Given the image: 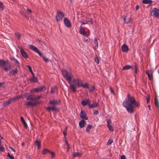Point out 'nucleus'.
Segmentation results:
<instances>
[{
    "label": "nucleus",
    "instance_id": "obj_1",
    "mask_svg": "<svg viewBox=\"0 0 159 159\" xmlns=\"http://www.w3.org/2000/svg\"><path fill=\"white\" fill-rule=\"evenodd\" d=\"M127 97L128 98L124 101L123 105L126 108L128 112L131 113L134 112V107H139V104L136 101L134 97H130L129 94H128Z\"/></svg>",
    "mask_w": 159,
    "mask_h": 159
},
{
    "label": "nucleus",
    "instance_id": "obj_2",
    "mask_svg": "<svg viewBox=\"0 0 159 159\" xmlns=\"http://www.w3.org/2000/svg\"><path fill=\"white\" fill-rule=\"evenodd\" d=\"M41 97V96H38L34 98H33L31 95H30L29 96L26 97V99L27 100L32 101V102L30 101L27 102L25 104V105L28 106H35L37 104V100L40 99Z\"/></svg>",
    "mask_w": 159,
    "mask_h": 159
},
{
    "label": "nucleus",
    "instance_id": "obj_3",
    "mask_svg": "<svg viewBox=\"0 0 159 159\" xmlns=\"http://www.w3.org/2000/svg\"><path fill=\"white\" fill-rule=\"evenodd\" d=\"M0 67L6 72L11 68V63L8 61L3 60H0Z\"/></svg>",
    "mask_w": 159,
    "mask_h": 159
},
{
    "label": "nucleus",
    "instance_id": "obj_4",
    "mask_svg": "<svg viewBox=\"0 0 159 159\" xmlns=\"http://www.w3.org/2000/svg\"><path fill=\"white\" fill-rule=\"evenodd\" d=\"M62 75L68 83H70L71 80L73 77V75L71 73L68 72L65 70H61Z\"/></svg>",
    "mask_w": 159,
    "mask_h": 159
},
{
    "label": "nucleus",
    "instance_id": "obj_5",
    "mask_svg": "<svg viewBox=\"0 0 159 159\" xmlns=\"http://www.w3.org/2000/svg\"><path fill=\"white\" fill-rule=\"evenodd\" d=\"M64 16V14L62 11H57V14L56 16L57 21L58 22L61 20Z\"/></svg>",
    "mask_w": 159,
    "mask_h": 159
},
{
    "label": "nucleus",
    "instance_id": "obj_6",
    "mask_svg": "<svg viewBox=\"0 0 159 159\" xmlns=\"http://www.w3.org/2000/svg\"><path fill=\"white\" fill-rule=\"evenodd\" d=\"M73 83L75 84L78 87L81 86L83 84L82 80L79 79L74 80H73Z\"/></svg>",
    "mask_w": 159,
    "mask_h": 159
},
{
    "label": "nucleus",
    "instance_id": "obj_7",
    "mask_svg": "<svg viewBox=\"0 0 159 159\" xmlns=\"http://www.w3.org/2000/svg\"><path fill=\"white\" fill-rule=\"evenodd\" d=\"M19 48L20 50V52L22 56L25 58H28V56L27 53L25 52L24 49L22 47H19Z\"/></svg>",
    "mask_w": 159,
    "mask_h": 159
},
{
    "label": "nucleus",
    "instance_id": "obj_8",
    "mask_svg": "<svg viewBox=\"0 0 159 159\" xmlns=\"http://www.w3.org/2000/svg\"><path fill=\"white\" fill-rule=\"evenodd\" d=\"M70 84L69 88L74 93H75L76 91V85L75 83H73V82L72 83L71 82L69 83Z\"/></svg>",
    "mask_w": 159,
    "mask_h": 159
},
{
    "label": "nucleus",
    "instance_id": "obj_9",
    "mask_svg": "<svg viewBox=\"0 0 159 159\" xmlns=\"http://www.w3.org/2000/svg\"><path fill=\"white\" fill-rule=\"evenodd\" d=\"M29 47L30 49L37 53L39 56H41V52L39 51L37 48L36 47L33 45H31L29 46Z\"/></svg>",
    "mask_w": 159,
    "mask_h": 159
},
{
    "label": "nucleus",
    "instance_id": "obj_10",
    "mask_svg": "<svg viewBox=\"0 0 159 159\" xmlns=\"http://www.w3.org/2000/svg\"><path fill=\"white\" fill-rule=\"evenodd\" d=\"M90 103L91 102H90L89 99H84L81 102V104L83 106H85L87 105H88L89 106Z\"/></svg>",
    "mask_w": 159,
    "mask_h": 159
},
{
    "label": "nucleus",
    "instance_id": "obj_11",
    "mask_svg": "<svg viewBox=\"0 0 159 159\" xmlns=\"http://www.w3.org/2000/svg\"><path fill=\"white\" fill-rule=\"evenodd\" d=\"M80 117L82 119H84L86 120H88V117L87 116L86 114L83 110L81 111L80 115Z\"/></svg>",
    "mask_w": 159,
    "mask_h": 159
},
{
    "label": "nucleus",
    "instance_id": "obj_12",
    "mask_svg": "<svg viewBox=\"0 0 159 159\" xmlns=\"http://www.w3.org/2000/svg\"><path fill=\"white\" fill-rule=\"evenodd\" d=\"M64 23L65 25L67 27H71V25L70 21L68 20L67 18H65L64 19Z\"/></svg>",
    "mask_w": 159,
    "mask_h": 159
},
{
    "label": "nucleus",
    "instance_id": "obj_13",
    "mask_svg": "<svg viewBox=\"0 0 159 159\" xmlns=\"http://www.w3.org/2000/svg\"><path fill=\"white\" fill-rule=\"evenodd\" d=\"M121 48L122 52H126L129 50L128 46L125 44L122 45Z\"/></svg>",
    "mask_w": 159,
    "mask_h": 159
},
{
    "label": "nucleus",
    "instance_id": "obj_14",
    "mask_svg": "<svg viewBox=\"0 0 159 159\" xmlns=\"http://www.w3.org/2000/svg\"><path fill=\"white\" fill-rule=\"evenodd\" d=\"M146 74L148 75V78L149 80H151L152 79V70H147Z\"/></svg>",
    "mask_w": 159,
    "mask_h": 159
},
{
    "label": "nucleus",
    "instance_id": "obj_15",
    "mask_svg": "<svg viewBox=\"0 0 159 159\" xmlns=\"http://www.w3.org/2000/svg\"><path fill=\"white\" fill-rule=\"evenodd\" d=\"M154 15L157 17H159V9L157 8H154L152 10Z\"/></svg>",
    "mask_w": 159,
    "mask_h": 159
},
{
    "label": "nucleus",
    "instance_id": "obj_16",
    "mask_svg": "<svg viewBox=\"0 0 159 159\" xmlns=\"http://www.w3.org/2000/svg\"><path fill=\"white\" fill-rule=\"evenodd\" d=\"M79 32L80 34H83L86 37H87L88 36L86 32H85L84 29L82 27H80Z\"/></svg>",
    "mask_w": 159,
    "mask_h": 159
},
{
    "label": "nucleus",
    "instance_id": "obj_17",
    "mask_svg": "<svg viewBox=\"0 0 159 159\" xmlns=\"http://www.w3.org/2000/svg\"><path fill=\"white\" fill-rule=\"evenodd\" d=\"M18 71V69H15L10 71L9 72V74L11 75L15 76L17 74Z\"/></svg>",
    "mask_w": 159,
    "mask_h": 159
},
{
    "label": "nucleus",
    "instance_id": "obj_18",
    "mask_svg": "<svg viewBox=\"0 0 159 159\" xmlns=\"http://www.w3.org/2000/svg\"><path fill=\"white\" fill-rule=\"evenodd\" d=\"M49 103L52 106L54 107V106L57 105L59 103V102L57 100H50L49 102Z\"/></svg>",
    "mask_w": 159,
    "mask_h": 159
},
{
    "label": "nucleus",
    "instance_id": "obj_19",
    "mask_svg": "<svg viewBox=\"0 0 159 159\" xmlns=\"http://www.w3.org/2000/svg\"><path fill=\"white\" fill-rule=\"evenodd\" d=\"M98 102H94L92 104H89V107L90 108H93L97 107L98 106Z\"/></svg>",
    "mask_w": 159,
    "mask_h": 159
},
{
    "label": "nucleus",
    "instance_id": "obj_20",
    "mask_svg": "<svg viewBox=\"0 0 159 159\" xmlns=\"http://www.w3.org/2000/svg\"><path fill=\"white\" fill-rule=\"evenodd\" d=\"M79 124L81 128H83L86 125V122L84 120H82L80 122Z\"/></svg>",
    "mask_w": 159,
    "mask_h": 159
},
{
    "label": "nucleus",
    "instance_id": "obj_21",
    "mask_svg": "<svg viewBox=\"0 0 159 159\" xmlns=\"http://www.w3.org/2000/svg\"><path fill=\"white\" fill-rule=\"evenodd\" d=\"M93 43L95 45V46L94 47V50H96L98 48V43L96 38H95L94 39Z\"/></svg>",
    "mask_w": 159,
    "mask_h": 159
},
{
    "label": "nucleus",
    "instance_id": "obj_22",
    "mask_svg": "<svg viewBox=\"0 0 159 159\" xmlns=\"http://www.w3.org/2000/svg\"><path fill=\"white\" fill-rule=\"evenodd\" d=\"M22 122L23 123V124L24 125V127L25 128H27L28 127V126L27 125V124L26 122L24 120V118L23 117H21L20 118Z\"/></svg>",
    "mask_w": 159,
    "mask_h": 159
},
{
    "label": "nucleus",
    "instance_id": "obj_23",
    "mask_svg": "<svg viewBox=\"0 0 159 159\" xmlns=\"http://www.w3.org/2000/svg\"><path fill=\"white\" fill-rule=\"evenodd\" d=\"M123 19L124 20V24H128L130 22L131 18V17H129L127 19V21H126V17L124 16Z\"/></svg>",
    "mask_w": 159,
    "mask_h": 159
},
{
    "label": "nucleus",
    "instance_id": "obj_24",
    "mask_svg": "<svg viewBox=\"0 0 159 159\" xmlns=\"http://www.w3.org/2000/svg\"><path fill=\"white\" fill-rule=\"evenodd\" d=\"M132 67H133V66H130V65H126L125 66L123 67L122 70H126L129 69H130L132 68Z\"/></svg>",
    "mask_w": 159,
    "mask_h": 159
},
{
    "label": "nucleus",
    "instance_id": "obj_25",
    "mask_svg": "<svg viewBox=\"0 0 159 159\" xmlns=\"http://www.w3.org/2000/svg\"><path fill=\"white\" fill-rule=\"evenodd\" d=\"M10 59L11 60L13 61H14V63L16 64V65H17L19 67V62L14 57L11 58Z\"/></svg>",
    "mask_w": 159,
    "mask_h": 159
},
{
    "label": "nucleus",
    "instance_id": "obj_26",
    "mask_svg": "<svg viewBox=\"0 0 159 159\" xmlns=\"http://www.w3.org/2000/svg\"><path fill=\"white\" fill-rule=\"evenodd\" d=\"M11 99H10L8 100L7 101L4 102L3 104V106H8L9 104L11 103Z\"/></svg>",
    "mask_w": 159,
    "mask_h": 159
},
{
    "label": "nucleus",
    "instance_id": "obj_27",
    "mask_svg": "<svg viewBox=\"0 0 159 159\" xmlns=\"http://www.w3.org/2000/svg\"><path fill=\"white\" fill-rule=\"evenodd\" d=\"M35 145L37 146L38 149H39L41 146V143L38 140H36L35 142Z\"/></svg>",
    "mask_w": 159,
    "mask_h": 159
},
{
    "label": "nucleus",
    "instance_id": "obj_28",
    "mask_svg": "<svg viewBox=\"0 0 159 159\" xmlns=\"http://www.w3.org/2000/svg\"><path fill=\"white\" fill-rule=\"evenodd\" d=\"M46 109L48 111H50L51 110L54 111L56 109V108L55 107L52 106V107H49L46 108Z\"/></svg>",
    "mask_w": 159,
    "mask_h": 159
},
{
    "label": "nucleus",
    "instance_id": "obj_29",
    "mask_svg": "<svg viewBox=\"0 0 159 159\" xmlns=\"http://www.w3.org/2000/svg\"><path fill=\"white\" fill-rule=\"evenodd\" d=\"M29 80L31 82H34L37 81V79L36 77H35L34 75V76H33V77L30 79Z\"/></svg>",
    "mask_w": 159,
    "mask_h": 159
},
{
    "label": "nucleus",
    "instance_id": "obj_30",
    "mask_svg": "<svg viewBox=\"0 0 159 159\" xmlns=\"http://www.w3.org/2000/svg\"><path fill=\"white\" fill-rule=\"evenodd\" d=\"M155 106L157 107H159V102H158V99L157 98V97H155Z\"/></svg>",
    "mask_w": 159,
    "mask_h": 159
},
{
    "label": "nucleus",
    "instance_id": "obj_31",
    "mask_svg": "<svg viewBox=\"0 0 159 159\" xmlns=\"http://www.w3.org/2000/svg\"><path fill=\"white\" fill-rule=\"evenodd\" d=\"M57 90V88L56 87H54L51 89L50 93H51L52 94L55 93V92Z\"/></svg>",
    "mask_w": 159,
    "mask_h": 159
},
{
    "label": "nucleus",
    "instance_id": "obj_32",
    "mask_svg": "<svg viewBox=\"0 0 159 159\" xmlns=\"http://www.w3.org/2000/svg\"><path fill=\"white\" fill-rule=\"evenodd\" d=\"M143 3L144 4H150L152 2V1L151 0H143L142 1Z\"/></svg>",
    "mask_w": 159,
    "mask_h": 159
},
{
    "label": "nucleus",
    "instance_id": "obj_33",
    "mask_svg": "<svg viewBox=\"0 0 159 159\" xmlns=\"http://www.w3.org/2000/svg\"><path fill=\"white\" fill-rule=\"evenodd\" d=\"M51 151L50 150L46 149H44L42 151V153L43 154H45L47 153H49Z\"/></svg>",
    "mask_w": 159,
    "mask_h": 159
},
{
    "label": "nucleus",
    "instance_id": "obj_34",
    "mask_svg": "<svg viewBox=\"0 0 159 159\" xmlns=\"http://www.w3.org/2000/svg\"><path fill=\"white\" fill-rule=\"evenodd\" d=\"M41 56H39L40 57H42L43 60L45 61L46 62H48L49 60L48 59L45 57L43 56V54L41 53Z\"/></svg>",
    "mask_w": 159,
    "mask_h": 159
},
{
    "label": "nucleus",
    "instance_id": "obj_35",
    "mask_svg": "<svg viewBox=\"0 0 159 159\" xmlns=\"http://www.w3.org/2000/svg\"><path fill=\"white\" fill-rule=\"evenodd\" d=\"M93 127V126L91 125H89L87 127L86 131L87 132H89L90 129Z\"/></svg>",
    "mask_w": 159,
    "mask_h": 159
},
{
    "label": "nucleus",
    "instance_id": "obj_36",
    "mask_svg": "<svg viewBox=\"0 0 159 159\" xmlns=\"http://www.w3.org/2000/svg\"><path fill=\"white\" fill-rule=\"evenodd\" d=\"M39 88H36L35 89H33L32 90H30V92L31 93L34 92H38L39 91Z\"/></svg>",
    "mask_w": 159,
    "mask_h": 159
},
{
    "label": "nucleus",
    "instance_id": "obj_37",
    "mask_svg": "<svg viewBox=\"0 0 159 159\" xmlns=\"http://www.w3.org/2000/svg\"><path fill=\"white\" fill-rule=\"evenodd\" d=\"M89 85L88 83H85L84 84H82L81 85V87H82L84 88H88L89 87Z\"/></svg>",
    "mask_w": 159,
    "mask_h": 159
},
{
    "label": "nucleus",
    "instance_id": "obj_38",
    "mask_svg": "<svg viewBox=\"0 0 159 159\" xmlns=\"http://www.w3.org/2000/svg\"><path fill=\"white\" fill-rule=\"evenodd\" d=\"M27 67H28V69H29L31 73V74L32 75V76H34V75L33 72V71L32 70L31 67L29 65H27Z\"/></svg>",
    "mask_w": 159,
    "mask_h": 159
},
{
    "label": "nucleus",
    "instance_id": "obj_39",
    "mask_svg": "<svg viewBox=\"0 0 159 159\" xmlns=\"http://www.w3.org/2000/svg\"><path fill=\"white\" fill-rule=\"evenodd\" d=\"M81 155V153H79L78 152H75L73 155L74 157H80Z\"/></svg>",
    "mask_w": 159,
    "mask_h": 159
},
{
    "label": "nucleus",
    "instance_id": "obj_40",
    "mask_svg": "<svg viewBox=\"0 0 159 159\" xmlns=\"http://www.w3.org/2000/svg\"><path fill=\"white\" fill-rule=\"evenodd\" d=\"M113 140L112 139H109L107 143V145H110L113 142Z\"/></svg>",
    "mask_w": 159,
    "mask_h": 159
},
{
    "label": "nucleus",
    "instance_id": "obj_41",
    "mask_svg": "<svg viewBox=\"0 0 159 159\" xmlns=\"http://www.w3.org/2000/svg\"><path fill=\"white\" fill-rule=\"evenodd\" d=\"M15 36L19 40L20 38L21 35L19 33H15Z\"/></svg>",
    "mask_w": 159,
    "mask_h": 159
},
{
    "label": "nucleus",
    "instance_id": "obj_42",
    "mask_svg": "<svg viewBox=\"0 0 159 159\" xmlns=\"http://www.w3.org/2000/svg\"><path fill=\"white\" fill-rule=\"evenodd\" d=\"M107 126L108 128L111 131H113V129L112 126L110 125V124L107 125Z\"/></svg>",
    "mask_w": 159,
    "mask_h": 159
},
{
    "label": "nucleus",
    "instance_id": "obj_43",
    "mask_svg": "<svg viewBox=\"0 0 159 159\" xmlns=\"http://www.w3.org/2000/svg\"><path fill=\"white\" fill-rule=\"evenodd\" d=\"M5 148L2 145H1V140L0 139V151L4 152Z\"/></svg>",
    "mask_w": 159,
    "mask_h": 159
},
{
    "label": "nucleus",
    "instance_id": "obj_44",
    "mask_svg": "<svg viewBox=\"0 0 159 159\" xmlns=\"http://www.w3.org/2000/svg\"><path fill=\"white\" fill-rule=\"evenodd\" d=\"M0 8L2 11H3L4 9V6L3 3L0 2Z\"/></svg>",
    "mask_w": 159,
    "mask_h": 159
},
{
    "label": "nucleus",
    "instance_id": "obj_45",
    "mask_svg": "<svg viewBox=\"0 0 159 159\" xmlns=\"http://www.w3.org/2000/svg\"><path fill=\"white\" fill-rule=\"evenodd\" d=\"M150 98V97L149 95L148 94H147V96L146 97V98L147 100V103H148V102H149V101Z\"/></svg>",
    "mask_w": 159,
    "mask_h": 159
},
{
    "label": "nucleus",
    "instance_id": "obj_46",
    "mask_svg": "<svg viewBox=\"0 0 159 159\" xmlns=\"http://www.w3.org/2000/svg\"><path fill=\"white\" fill-rule=\"evenodd\" d=\"M95 89V87L94 86H92L91 87L89 88V91L91 92L93 91Z\"/></svg>",
    "mask_w": 159,
    "mask_h": 159
},
{
    "label": "nucleus",
    "instance_id": "obj_47",
    "mask_svg": "<svg viewBox=\"0 0 159 159\" xmlns=\"http://www.w3.org/2000/svg\"><path fill=\"white\" fill-rule=\"evenodd\" d=\"M39 88L40 91H43L46 89V88L44 86L40 87Z\"/></svg>",
    "mask_w": 159,
    "mask_h": 159
},
{
    "label": "nucleus",
    "instance_id": "obj_48",
    "mask_svg": "<svg viewBox=\"0 0 159 159\" xmlns=\"http://www.w3.org/2000/svg\"><path fill=\"white\" fill-rule=\"evenodd\" d=\"M95 61L97 64L99 63V59L97 57H95Z\"/></svg>",
    "mask_w": 159,
    "mask_h": 159
},
{
    "label": "nucleus",
    "instance_id": "obj_49",
    "mask_svg": "<svg viewBox=\"0 0 159 159\" xmlns=\"http://www.w3.org/2000/svg\"><path fill=\"white\" fill-rule=\"evenodd\" d=\"M134 67H135V74H137V70L138 67V66H137V65H136V64H135Z\"/></svg>",
    "mask_w": 159,
    "mask_h": 159
},
{
    "label": "nucleus",
    "instance_id": "obj_50",
    "mask_svg": "<svg viewBox=\"0 0 159 159\" xmlns=\"http://www.w3.org/2000/svg\"><path fill=\"white\" fill-rule=\"evenodd\" d=\"M63 134L64 135V138H66V136L67 135V132H66L65 130H64L63 131Z\"/></svg>",
    "mask_w": 159,
    "mask_h": 159
},
{
    "label": "nucleus",
    "instance_id": "obj_51",
    "mask_svg": "<svg viewBox=\"0 0 159 159\" xmlns=\"http://www.w3.org/2000/svg\"><path fill=\"white\" fill-rule=\"evenodd\" d=\"M20 13L23 16L25 17H26V14L25 13L21 11H20Z\"/></svg>",
    "mask_w": 159,
    "mask_h": 159
},
{
    "label": "nucleus",
    "instance_id": "obj_52",
    "mask_svg": "<svg viewBox=\"0 0 159 159\" xmlns=\"http://www.w3.org/2000/svg\"><path fill=\"white\" fill-rule=\"evenodd\" d=\"M110 90L111 91V93L113 94L114 95H115V92L112 89L111 87L110 88Z\"/></svg>",
    "mask_w": 159,
    "mask_h": 159
},
{
    "label": "nucleus",
    "instance_id": "obj_53",
    "mask_svg": "<svg viewBox=\"0 0 159 159\" xmlns=\"http://www.w3.org/2000/svg\"><path fill=\"white\" fill-rule=\"evenodd\" d=\"M50 153H51L52 154L51 158H53L54 157V156H55V154L53 152H52L51 151L50 152Z\"/></svg>",
    "mask_w": 159,
    "mask_h": 159
},
{
    "label": "nucleus",
    "instance_id": "obj_54",
    "mask_svg": "<svg viewBox=\"0 0 159 159\" xmlns=\"http://www.w3.org/2000/svg\"><path fill=\"white\" fill-rule=\"evenodd\" d=\"M107 125L109 124L110 123H111V121L110 119H107Z\"/></svg>",
    "mask_w": 159,
    "mask_h": 159
},
{
    "label": "nucleus",
    "instance_id": "obj_55",
    "mask_svg": "<svg viewBox=\"0 0 159 159\" xmlns=\"http://www.w3.org/2000/svg\"><path fill=\"white\" fill-rule=\"evenodd\" d=\"M66 145H67V151H68L69 149L70 148V144H68Z\"/></svg>",
    "mask_w": 159,
    "mask_h": 159
},
{
    "label": "nucleus",
    "instance_id": "obj_56",
    "mask_svg": "<svg viewBox=\"0 0 159 159\" xmlns=\"http://www.w3.org/2000/svg\"><path fill=\"white\" fill-rule=\"evenodd\" d=\"M98 111H96L93 112V114L94 115H97L98 114Z\"/></svg>",
    "mask_w": 159,
    "mask_h": 159
},
{
    "label": "nucleus",
    "instance_id": "obj_57",
    "mask_svg": "<svg viewBox=\"0 0 159 159\" xmlns=\"http://www.w3.org/2000/svg\"><path fill=\"white\" fill-rule=\"evenodd\" d=\"M26 10H27L29 12H30V13L32 12V11L31 10L29 9L27 7H26Z\"/></svg>",
    "mask_w": 159,
    "mask_h": 159
},
{
    "label": "nucleus",
    "instance_id": "obj_58",
    "mask_svg": "<svg viewBox=\"0 0 159 159\" xmlns=\"http://www.w3.org/2000/svg\"><path fill=\"white\" fill-rule=\"evenodd\" d=\"M121 159H126L125 156L124 155L121 156Z\"/></svg>",
    "mask_w": 159,
    "mask_h": 159
},
{
    "label": "nucleus",
    "instance_id": "obj_59",
    "mask_svg": "<svg viewBox=\"0 0 159 159\" xmlns=\"http://www.w3.org/2000/svg\"><path fill=\"white\" fill-rule=\"evenodd\" d=\"M64 139H65V140H64V141L66 142V144H69L68 143L66 137V138H64Z\"/></svg>",
    "mask_w": 159,
    "mask_h": 159
},
{
    "label": "nucleus",
    "instance_id": "obj_60",
    "mask_svg": "<svg viewBox=\"0 0 159 159\" xmlns=\"http://www.w3.org/2000/svg\"><path fill=\"white\" fill-rule=\"evenodd\" d=\"M9 157L11 159H14V157L13 156H9Z\"/></svg>",
    "mask_w": 159,
    "mask_h": 159
},
{
    "label": "nucleus",
    "instance_id": "obj_61",
    "mask_svg": "<svg viewBox=\"0 0 159 159\" xmlns=\"http://www.w3.org/2000/svg\"><path fill=\"white\" fill-rule=\"evenodd\" d=\"M139 8V5H137L136 7V10H138Z\"/></svg>",
    "mask_w": 159,
    "mask_h": 159
},
{
    "label": "nucleus",
    "instance_id": "obj_62",
    "mask_svg": "<svg viewBox=\"0 0 159 159\" xmlns=\"http://www.w3.org/2000/svg\"><path fill=\"white\" fill-rule=\"evenodd\" d=\"M148 108L149 110H150V108H151L150 105H148Z\"/></svg>",
    "mask_w": 159,
    "mask_h": 159
},
{
    "label": "nucleus",
    "instance_id": "obj_63",
    "mask_svg": "<svg viewBox=\"0 0 159 159\" xmlns=\"http://www.w3.org/2000/svg\"><path fill=\"white\" fill-rule=\"evenodd\" d=\"M81 23L83 25H84V24H86L87 23V22L86 23H85L84 22H81Z\"/></svg>",
    "mask_w": 159,
    "mask_h": 159
},
{
    "label": "nucleus",
    "instance_id": "obj_64",
    "mask_svg": "<svg viewBox=\"0 0 159 159\" xmlns=\"http://www.w3.org/2000/svg\"><path fill=\"white\" fill-rule=\"evenodd\" d=\"M7 156L8 157H9V156H11L9 152L7 153Z\"/></svg>",
    "mask_w": 159,
    "mask_h": 159
}]
</instances>
